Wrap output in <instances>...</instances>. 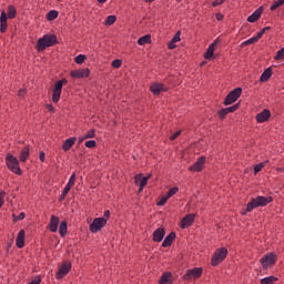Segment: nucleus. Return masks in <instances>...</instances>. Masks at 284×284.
I'll use <instances>...</instances> for the list:
<instances>
[{
    "instance_id": "1",
    "label": "nucleus",
    "mask_w": 284,
    "mask_h": 284,
    "mask_svg": "<svg viewBox=\"0 0 284 284\" xmlns=\"http://www.w3.org/2000/svg\"><path fill=\"white\" fill-rule=\"evenodd\" d=\"M272 201H273L272 196H268V197L257 196L255 199H252L251 202L246 204V207L242 212V214L245 216L247 212H252V210H256V207H265V205H268V203H272Z\"/></svg>"
},
{
    "instance_id": "2",
    "label": "nucleus",
    "mask_w": 284,
    "mask_h": 284,
    "mask_svg": "<svg viewBox=\"0 0 284 284\" xmlns=\"http://www.w3.org/2000/svg\"><path fill=\"white\" fill-rule=\"evenodd\" d=\"M38 50L42 52L45 48H52V45H57V36L54 34H45L38 40Z\"/></svg>"
},
{
    "instance_id": "3",
    "label": "nucleus",
    "mask_w": 284,
    "mask_h": 284,
    "mask_svg": "<svg viewBox=\"0 0 284 284\" xmlns=\"http://www.w3.org/2000/svg\"><path fill=\"white\" fill-rule=\"evenodd\" d=\"M6 164H7L8 170L13 172V174H21V168L19 166V160L11 153L7 154Z\"/></svg>"
},
{
    "instance_id": "4",
    "label": "nucleus",
    "mask_w": 284,
    "mask_h": 284,
    "mask_svg": "<svg viewBox=\"0 0 284 284\" xmlns=\"http://www.w3.org/2000/svg\"><path fill=\"white\" fill-rule=\"evenodd\" d=\"M226 256H227V248L221 247L215 250L211 260V265H213V267H216V265L225 261Z\"/></svg>"
},
{
    "instance_id": "5",
    "label": "nucleus",
    "mask_w": 284,
    "mask_h": 284,
    "mask_svg": "<svg viewBox=\"0 0 284 284\" xmlns=\"http://www.w3.org/2000/svg\"><path fill=\"white\" fill-rule=\"evenodd\" d=\"M243 92V89L236 88L232 90L224 100V105H232V103H235V101H239V98L241 97Z\"/></svg>"
},
{
    "instance_id": "6",
    "label": "nucleus",
    "mask_w": 284,
    "mask_h": 284,
    "mask_svg": "<svg viewBox=\"0 0 284 284\" xmlns=\"http://www.w3.org/2000/svg\"><path fill=\"white\" fill-rule=\"evenodd\" d=\"M106 224L105 219L95 217L90 224L89 230L92 232V234H97L98 232H101Z\"/></svg>"
},
{
    "instance_id": "7",
    "label": "nucleus",
    "mask_w": 284,
    "mask_h": 284,
    "mask_svg": "<svg viewBox=\"0 0 284 284\" xmlns=\"http://www.w3.org/2000/svg\"><path fill=\"white\" fill-rule=\"evenodd\" d=\"M63 83H68V80L62 79L55 83L53 88V94H52L53 103H59V99H61V90H63Z\"/></svg>"
},
{
    "instance_id": "8",
    "label": "nucleus",
    "mask_w": 284,
    "mask_h": 284,
    "mask_svg": "<svg viewBox=\"0 0 284 284\" xmlns=\"http://www.w3.org/2000/svg\"><path fill=\"white\" fill-rule=\"evenodd\" d=\"M260 263L263 265L264 270H267V267H272V265L276 264V255L268 253L260 260Z\"/></svg>"
},
{
    "instance_id": "9",
    "label": "nucleus",
    "mask_w": 284,
    "mask_h": 284,
    "mask_svg": "<svg viewBox=\"0 0 284 284\" xmlns=\"http://www.w3.org/2000/svg\"><path fill=\"white\" fill-rule=\"evenodd\" d=\"M203 275V268L195 267L192 270H189L186 274L183 275V281H192V278H201Z\"/></svg>"
},
{
    "instance_id": "10",
    "label": "nucleus",
    "mask_w": 284,
    "mask_h": 284,
    "mask_svg": "<svg viewBox=\"0 0 284 284\" xmlns=\"http://www.w3.org/2000/svg\"><path fill=\"white\" fill-rule=\"evenodd\" d=\"M72 79H88L90 77V69H78L70 72Z\"/></svg>"
},
{
    "instance_id": "11",
    "label": "nucleus",
    "mask_w": 284,
    "mask_h": 284,
    "mask_svg": "<svg viewBox=\"0 0 284 284\" xmlns=\"http://www.w3.org/2000/svg\"><path fill=\"white\" fill-rule=\"evenodd\" d=\"M70 270H72V263L70 262H64L58 270L57 272V278H63V276H65L67 274L70 273Z\"/></svg>"
},
{
    "instance_id": "12",
    "label": "nucleus",
    "mask_w": 284,
    "mask_h": 284,
    "mask_svg": "<svg viewBox=\"0 0 284 284\" xmlns=\"http://www.w3.org/2000/svg\"><path fill=\"white\" fill-rule=\"evenodd\" d=\"M150 90L152 94H155L158 97L159 94H161V92H168V87L160 82H153L150 87Z\"/></svg>"
},
{
    "instance_id": "13",
    "label": "nucleus",
    "mask_w": 284,
    "mask_h": 284,
    "mask_svg": "<svg viewBox=\"0 0 284 284\" xmlns=\"http://www.w3.org/2000/svg\"><path fill=\"white\" fill-rule=\"evenodd\" d=\"M151 176L152 175H150V174L144 178L141 174L135 175V183L140 184L139 192H143V187H145L148 185V181H150Z\"/></svg>"
},
{
    "instance_id": "14",
    "label": "nucleus",
    "mask_w": 284,
    "mask_h": 284,
    "mask_svg": "<svg viewBox=\"0 0 284 284\" xmlns=\"http://www.w3.org/2000/svg\"><path fill=\"white\" fill-rule=\"evenodd\" d=\"M271 116H272V113L270 112V110L264 109L262 112H260L256 115V121L257 123H265V121H268Z\"/></svg>"
},
{
    "instance_id": "15",
    "label": "nucleus",
    "mask_w": 284,
    "mask_h": 284,
    "mask_svg": "<svg viewBox=\"0 0 284 284\" xmlns=\"http://www.w3.org/2000/svg\"><path fill=\"white\" fill-rule=\"evenodd\" d=\"M237 110H239V104H234L233 106H229L220 110L217 114L220 119H223L224 116H227V114H232V112H236Z\"/></svg>"
},
{
    "instance_id": "16",
    "label": "nucleus",
    "mask_w": 284,
    "mask_h": 284,
    "mask_svg": "<svg viewBox=\"0 0 284 284\" xmlns=\"http://www.w3.org/2000/svg\"><path fill=\"white\" fill-rule=\"evenodd\" d=\"M196 215L194 214H187L185 215L182 221H181V227L182 230H185L186 227H190V225H192V223H194V219Z\"/></svg>"
},
{
    "instance_id": "17",
    "label": "nucleus",
    "mask_w": 284,
    "mask_h": 284,
    "mask_svg": "<svg viewBox=\"0 0 284 284\" xmlns=\"http://www.w3.org/2000/svg\"><path fill=\"white\" fill-rule=\"evenodd\" d=\"M203 165H205V158L201 156L192 166H190V170L191 172H201V170H203Z\"/></svg>"
},
{
    "instance_id": "18",
    "label": "nucleus",
    "mask_w": 284,
    "mask_h": 284,
    "mask_svg": "<svg viewBox=\"0 0 284 284\" xmlns=\"http://www.w3.org/2000/svg\"><path fill=\"white\" fill-rule=\"evenodd\" d=\"M16 245H17V247H19V250H21L26 246V231L24 230H21L18 233Z\"/></svg>"
},
{
    "instance_id": "19",
    "label": "nucleus",
    "mask_w": 284,
    "mask_h": 284,
    "mask_svg": "<svg viewBox=\"0 0 284 284\" xmlns=\"http://www.w3.org/2000/svg\"><path fill=\"white\" fill-rule=\"evenodd\" d=\"M164 237H165L164 229L159 227L153 232V241L155 243H161V241H163Z\"/></svg>"
},
{
    "instance_id": "20",
    "label": "nucleus",
    "mask_w": 284,
    "mask_h": 284,
    "mask_svg": "<svg viewBox=\"0 0 284 284\" xmlns=\"http://www.w3.org/2000/svg\"><path fill=\"white\" fill-rule=\"evenodd\" d=\"M261 14H263V9H256L248 18V23H256L261 19Z\"/></svg>"
},
{
    "instance_id": "21",
    "label": "nucleus",
    "mask_w": 284,
    "mask_h": 284,
    "mask_svg": "<svg viewBox=\"0 0 284 284\" xmlns=\"http://www.w3.org/2000/svg\"><path fill=\"white\" fill-rule=\"evenodd\" d=\"M216 43H219V40H215L212 44L209 45L206 52L204 53V59H212L214 57V48L216 47Z\"/></svg>"
},
{
    "instance_id": "22",
    "label": "nucleus",
    "mask_w": 284,
    "mask_h": 284,
    "mask_svg": "<svg viewBox=\"0 0 284 284\" xmlns=\"http://www.w3.org/2000/svg\"><path fill=\"white\" fill-rule=\"evenodd\" d=\"M74 141H77V138L67 139L62 144V150L64 152H68L69 150H72V146L74 145Z\"/></svg>"
},
{
    "instance_id": "23",
    "label": "nucleus",
    "mask_w": 284,
    "mask_h": 284,
    "mask_svg": "<svg viewBox=\"0 0 284 284\" xmlns=\"http://www.w3.org/2000/svg\"><path fill=\"white\" fill-rule=\"evenodd\" d=\"M174 239H176V233L171 232L163 241L162 247H170L172 245Z\"/></svg>"
},
{
    "instance_id": "24",
    "label": "nucleus",
    "mask_w": 284,
    "mask_h": 284,
    "mask_svg": "<svg viewBox=\"0 0 284 284\" xmlns=\"http://www.w3.org/2000/svg\"><path fill=\"white\" fill-rule=\"evenodd\" d=\"M172 283H173L172 273L170 272L163 273L159 281V284H172Z\"/></svg>"
},
{
    "instance_id": "25",
    "label": "nucleus",
    "mask_w": 284,
    "mask_h": 284,
    "mask_svg": "<svg viewBox=\"0 0 284 284\" xmlns=\"http://www.w3.org/2000/svg\"><path fill=\"white\" fill-rule=\"evenodd\" d=\"M50 232H57L59 230V217L52 215L49 224Z\"/></svg>"
},
{
    "instance_id": "26",
    "label": "nucleus",
    "mask_w": 284,
    "mask_h": 284,
    "mask_svg": "<svg viewBox=\"0 0 284 284\" xmlns=\"http://www.w3.org/2000/svg\"><path fill=\"white\" fill-rule=\"evenodd\" d=\"M28 156H30V146H24L20 153V161L26 163L28 161Z\"/></svg>"
},
{
    "instance_id": "27",
    "label": "nucleus",
    "mask_w": 284,
    "mask_h": 284,
    "mask_svg": "<svg viewBox=\"0 0 284 284\" xmlns=\"http://www.w3.org/2000/svg\"><path fill=\"white\" fill-rule=\"evenodd\" d=\"M272 77V68H267L261 75L260 81L265 83V81H270Z\"/></svg>"
},
{
    "instance_id": "28",
    "label": "nucleus",
    "mask_w": 284,
    "mask_h": 284,
    "mask_svg": "<svg viewBox=\"0 0 284 284\" xmlns=\"http://www.w3.org/2000/svg\"><path fill=\"white\" fill-rule=\"evenodd\" d=\"M59 233L63 237L68 234V222L62 221L59 226Z\"/></svg>"
},
{
    "instance_id": "29",
    "label": "nucleus",
    "mask_w": 284,
    "mask_h": 284,
    "mask_svg": "<svg viewBox=\"0 0 284 284\" xmlns=\"http://www.w3.org/2000/svg\"><path fill=\"white\" fill-rule=\"evenodd\" d=\"M152 41V36L145 34L138 40V45H145Z\"/></svg>"
},
{
    "instance_id": "30",
    "label": "nucleus",
    "mask_w": 284,
    "mask_h": 284,
    "mask_svg": "<svg viewBox=\"0 0 284 284\" xmlns=\"http://www.w3.org/2000/svg\"><path fill=\"white\" fill-rule=\"evenodd\" d=\"M283 4H284V0H275L273 4L270 7V11L274 12L275 10H278V8H281V6Z\"/></svg>"
},
{
    "instance_id": "31",
    "label": "nucleus",
    "mask_w": 284,
    "mask_h": 284,
    "mask_svg": "<svg viewBox=\"0 0 284 284\" xmlns=\"http://www.w3.org/2000/svg\"><path fill=\"white\" fill-rule=\"evenodd\" d=\"M7 17H8V19H14V17H17V9L14 8V6L8 7Z\"/></svg>"
},
{
    "instance_id": "32",
    "label": "nucleus",
    "mask_w": 284,
    "mask_h": 284,
    "mask_svg": "<svg viewBox=\"0 0 284 284\" xmlns=\"http://www.w3.org/2000/svg\"><path fill=\"white\" fill-rule=\"evenodd\" d=\"M58 17H59V11L57 10H51L47 14L48 21H54V19H57Z\"/></svg>"
},
{
    "instance_id": "33",
    "label": "nucleus",
    "mask_w": 284,
    "mask_h": 284,
    "mask_svg": "<svg viewBox=\"0 0 284 284\" xmlns=\"http://www.w3.org/2000/svg\"><path fill=\"white\" fill-rule=\"evenodd\" d=\"M178 192H179L178 186L170 189L169 192L166 193V199H172V196H174V194H176Z\"/></svg>"
},
{
    "instance_id": "34",
    "label": "nucleus",
    "mask_w": 284,
    "mask_h": 284,
    "mask_svg": "<svg viewBox=\"0 0 284 284\" xmlns=\"http://www.w3.org/2000/svg\"><path fill=\"white\" fill-rule=\"evenodd\" d=\"M116 22V16H109L105 20V26H113Z\"/></svg>"
},
{
    "instance_id": "35",
    "label": "nucleus",
    "mask_w": 284,
    "mask_h": 284,
    "mask_svg": "<svg viewBox=\"0 0 284 284\" xmlns=\"http://www.w3.org/2000/svg\"><path fill=\"white\" fill-rule=\"evenodd\" d=\"M258 41V38H250L248 40L244 41L242 45H252V43H256Z\"/></svg>"
},
{
    "instance_id": "36",
    "label": "nucleus",
    "mask_w": 284,
    "mask_h": 284,
    "mask_svg": "<svg viewBox=\"0 0 284 284\" xmlns=\"http://www.w3.org/2000/svg\"><path fill=\"white\" fill-rule=\"evenodd\" d=\"M87 57L83 54H79L75 57V63H78L79 65H81V63L85 62Z\"/></svg>"
},
{
    "instance_id": "37",
    "label": "nucleus",
    "mask_w": 284,
    "mask_h": 284,
    "mask_svg": "<svg viewBox=\"0 0 284 284\" xmlns=\"http://www.w3.org/2000/svg\"><path fill=\"white\" fill-rule=\"evenodd\" d=\"M266 163L267 162H262V163L255 165V168H254L255 174H258V172H261V170H263L265 168Z\"/></svg>"
},
{
    "instance_id": "38",
    "label": "nucleus",
    "mask_w": 284,
    "mask_h": 284,
    "mask_svg": "<svg viewBox=\"0 0 284 284\" xmlns=\"http://www.w3.org/2000/svg\"><path fill=\"white\" fill-rule=\"evenodd\" d=\"M281 59H284V47L275 55V61H281Z\"/></svg>"
},
{
    "instance_id": "39",
    "label": "nucleus",
    "mask_w": 284,
    "mask_h": 284,
    "mask_svg": "<svg viewBox=\"0 0 284 284\" xmlns=\"http://www.w3.org/2000/svg\"><path fill=\"white\" fill-rule=\"evenodd\" d=\"M71 189H69L68 186L64 187V190L62 191V194L60 195L59 201H64L65 196H68V192H70Z\"/></svg>"
},
{
    "instance_id": "40",
    "label": "nucleus",
    "mask_w": 284,
    "mask_h": 284,
    "mask_svg": "<svg viewBox=\"0 0 284 284\" xmlns=\"http://www.w3.org/2000/svg\"><path fill=\"white\" fill-rule=\"evenodd\" d=\"M26 219V213L21 212L18 216L13 214V221L17 223V221H23Z\"/></svg>"
},
{
    "instance_id": "41",
    "label": "nucleus",
    "mask_w": 284,
    "mask_h": 284,
    "mask_svg": "<svg viewBox=\"0 0 284 284\" xmlns=\"http://www.w3.org/2000/svg\"><path fill=\"white\" fill-rule=\"evenodd\" d=\"M0 23H8V13H6V11L1 12Z\"/></svg>"
},
{
    "instance_id": "42",
    "label": "nucleus",
    "mask_w": 284,
    "mask_h": 284,
    "mask_svg": "<svg viewBox=\"0 0 284 284\" xmlns=\"http://www.w3.org/2000/svg\"><path fill=\"white\" fill-rule=\"evenodd\" d=\"M121 65H123V62L120 59L112 61V68L119 69Z\"/></svg>"
},
{
    "instance_id": "43",
    "label": "nucleus",
    "mask_w": 284,
    "mask_h": 284,
    "mask_svg": "<svg viewBox=\"0 0 284 284\" xmlns=\"http://www.w3.org/2000/svg\"><path fill=\"white\" fill-rule=\"evenodd\" d=\"M171 41L172 43H179L181 41V31H178Z\"/></svg>"
},
{
    "instance_id": "44",
    "label": "nucleus",
    "mask_w": 284,
    "mask_h": 284,
    "mask_svg": "<svg viewBox=\"0 0 284 284\" xmlns=\"http://www.w3.org/2000/svg\"><path fill=\"white\" fill-rule=\"evenodd\" d=\"M85 148H90V149L97 148V141H94V140L87 141Z\"/></svg>"
},
{
    "instance_id": "45",
    "label": "nucleus",
    "mask_w": 284,
    "mask_h": 284,
    "mask_svg": "<svg viewBox=\"0 0 284 284\" xmlns=\"http://www.w3.org/2000/svg\"><path fill=\"white\" fill-rule=\"evenodd\" d=\"M169 199H170V197H168V195L163 196V197L158 202V205H160V206L165 205V203H168V200H169Z\"/></svg>"
},
{
    "instance_id": "46",
    "label": "nucleus",
    "mask_w": 284,
    "mask_h": 284,
    "mask_svg": "<svg viewBox=\"0 0 284 284\" xmlns=\"http://www.w3.org/2000/svg\"><path fill=\"white\" fill-rule=\"evenodd\" d=\"M83 139H94V130H91L84 134Z\"/></svg>"
},
{
    "instance_id": "47",
    "label": "nucleus",
    "mask_w": 284,
    "mask_h": 284,
    "mask_svg": "<svg viewBox=\"0 0 284 284\" xmlns=\"http://www.w3.org/2000/svg\"><path fill=\"white\" fill-rule=\"evenodd\" d=\"M3 199H6V191L0 192V207H3Z\"/></svg>"
},
{
    "instance_id": "48",
    "label": "nucleus",
    "mask_w": 284,
    "mask_h": 284,
    "mask_svg": "<svg viewBox=\"0 0 284 284\" xmlns=\"http://www.w3.org/2000/svg\"><path fill=\"white\" fill-rule=\"evenodd\" d=\"M8 30V22L0 23V31L6 32Z\"/></svg>"
},
{
    "instance_id": "49",
    "label": "nucleus",
    "mask_w": 284,
    "mask_h": 284,
    "mask_svg": "<svg viewBox=\"0 0 284 284\" xmlns=\"http://www.w3.org/2000/svg\"><path fill=\"white\" fill-rule=\"evenodd\" d=\"M180 135H181V131H178V132H175L174 134H172V135L170 136V140H171V141H175V139H179Z\"/></svg>"
},
{
    "instance_id": "50",
    "label": "nucleus",
    "mask_w": 284,
    "mask_h": 284,
    "mask_svg": "<svg viewBox=\"0 0 284 284\" xmlns=\"http://www.w3.org/2000/svg\"><path fill=\"white\" fill-rule=\"evenodd\" d=\"M222 3H225V0H215L212 6L213 8H216V6H222Z\"/></svg>"
},
{
    "instance_id": "51",
    "label": "nucleus",
    "mask_w": 284,
    "mask_h": 284,
    "mask_svg": "<svg viewBox=\"0 0 284 284\" xmlns=\"http://www.w3.org/2000/svg\"><path fill=\"white\" fill-rule=\"evenodd\" d=\"M263 34H265V30L262 29L260 32H257V34L255 36V39H257L258 41V39L263 38Z\"/></svg>"
},
{
    "instance_id": "52",
    "label": "nucleus",
    "mask_w": 284,
    "mask_h": 284,
    "mask_svg": "<svg viewBox=\"0 0 284 284\" xmlns=\"http://www.w3.org/2000/svg\"><path fill=\"white\" fill-rule=\"evenodd\" d=\"M100 219H104L105 220V223H108V219H110V211H104V214H103V217H100Z\"/></svg>"
},
{
    "instance_id": "53",
    "label": "nucleus",
    "mask_w": 284,
    "mask_h": 284,
    "mask_svg": "<svg viewBox=\"0 0 284 284\" xmlns=\"http://www.w3.org/2000/svg\"><path fill=\"white\" fill-rule=\"evenodd\" d=\"M168 48H169V50H174V48H176V44H175V42H172V40L169 42V44H168Z\"/></svg>"
},
{
    "instance_id": "54",
    "label": "nucleus",
    "mask_w": 284,
    "mask_h": 284,
    "mask_svg": "<svg viewBox=\"0 0 284 284\" xmlns=\"http://www.w3.org/2000/svg\"><path fill=\"white\" fill-rule=\"evenodd\" d=\"M39 159H40L41 163H44L45 162V153L40 152Z\"/></svg>"
},
{
    "instance_id": "55",
    "label": "nucleus",
    "mask_w": 284,
    "mask_h": 284,
    "mask_svg": "<svg viewBox=\"0 0 284 284\" xmlns=\"http://www.w3.org/2000/svg\"><path fill=\"white\" fill-rule=\"evenodd\" d=\"M73 186H74V182L72 180H69L65 187H69V190H72Z\"/></svg>"
},
{
    "instance_id": "56",
    "label": "nucleus",
    "mask_w": 284,
    "mask_h": 284,
    "mask_svg": "<svg viewBox=\"0 0 284 284\" xmlns=\"http://www.w3.org/2000/svg\"><path fill=\"white\" fill-rule=\"evenodd\" d=\"M223 18H224V16H223L222 13H216V14H215V19H216L217 21H223Z\"/></svg>"
},
{
    "instance_id": "57",
    "label": "nucleus",
    "mask_w": 284,
    "mask_h": 284,
    "mask_svg": "<svg viewBox=\"0 0 284 284\" xmlns=\"http://www.w3.org/2000/svg\"><path fill=\"white\" fill-rule=\"evenodd\" d=\"M18 97H26V89H20L18 91Z\"/></svg>"
},
{
    "instance_id": "58",
    "label": "nucleus",
    "mask_w": 284,
    "mask_h": 284,
    "mask_svg": "<svg viewBox=\"0 0 284 284\" xmlns=\"http://www.w3.org/2000/svg\"><path fill=\"white\" fill-rule=\"evenodd\" d=\"M69 181H73L74 183H77V173H72Z\"/></svg>"
},
{
    "instance_id": "59",
    "label": "nucleus",
    "mask_w": 284,
    "mask_h": 284,
    "mask_svg": "<svg viewBox=\"0 0 284 284\" xmlns=\"http://www.w3.org/2000/svg\"><path fill=\"white\" fill-rule=\"evenodd\" d=\"M47 110H49V112H53L54 111V106H52V104H48L47 105Z\"/></svg>"
},
{
    "instance_id": "60",
    "label": "nucleus",
    "mask_w": 284,
    "mask_h": 284,
    "mask_svg": "<svg viewBox=\"0 0 284 284\" xmlns=\"http://www.w3.org/2000/svg\"><path fill=\"white\" fill-rule=\"evenodd\" d=\"M262 30H264V32H267V30H272V28H271V27H265V28L262 29Z\"/></svg>"
},
{
    "instance_id": "61",
    "label": "nucleus",
    "mask_w": 284,
    "mask_h": 284,
    "mask_svg": "<svg viewBox=\"0 0 284 284\" xmlns=\"http://www.w3.org/2000/svg\"><path fill=\"white\" fill-rule=\"evenodd\" d=\"M108 0H98V3H105Z\"/></svg>"
},
{
    "instance_id": "62",
    "label": "nucleus",
    "mask_w": 284,
    "mask_h": 284,
    "mask_svg": "<svg viewBox=\"0 0 284 284\" xmlns=\"http://www.w3.org/2000/svg\"><path fill=\"white\" fill-rule=\"evenodd\" d=\"M83 141H85V139H83V138L80 139V140H79V144L83 143Z\"/></svg>"
},
{
    "instance_id": "63",
    "label": "nucleus",
    "mask_w": 284,
    "mask_h": 284,
    "mask_svg": "<svg viewBox=\"0 0 284 284\" xmlns=\"http://www.w3.org/2000/svg\"><path fill=\"white\" fill-rule=\"evenodd\" d=\"M149 3H152V1H154V0H146Z\"/></svg>"
},
{
    "instance_id": "64",
    "label": "nucleus",
    "mask_w": 284,
    "mask_h": 284,
    "mask_svg": "<svg viewBox=\"0 0 284 284\" xmlns=\"http://www.w3.org/2000/svg\"><path fill=\"white\" fill-rule=\"evenodd\" d=\"M57 1H62V0H57Z\"/></svg>"
}]
</instances>
